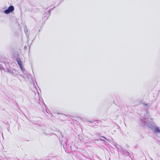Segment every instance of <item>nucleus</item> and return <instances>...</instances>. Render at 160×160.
Wrapping results in <instances>:
<instances>
[{"mask_svg":"<svg viewBox=\"0 0 160 160\" xmlns=\"http://www.w3.org/2000/svg\"><path fill=\"white\" fill-rule=\"evenodd\" d=\"M123 153L126 155L129 156H130V153L127 150H123Z\"/></svg>","mask_w":160,"mask_h":160,"instance_id":"nucleus-8","label":"nucleus"},{"mask_svg":"<svg viewBox=\"0 0 160 160\" xmlns=\"http://www.w3.org/2000/svg\"><path fill=\"white\" fill-rule=\"evenodd\" d=\"M147 120L146 121L145 120V121H142V123L143 125H146L151 128L155 134H160V128L156 126L151 118L149 119L148 118Z\"/></svg>","mask_w":160,"mask_h":160,"instance_id":"nucleus-1","label":"nucleus"},{"mask_svg":"<svg viewBox=\"0 0 160 160\" xmlns=\"http://www.w3.org/2000/svg\"><path fill=\"white\" fill-rule=\"evenodd\" d=\"M46 112L47 113H48V112H47V110H46Z\"/></svg>","mask_w":160,"mask_h":160,"instance_id":"nucleus-18","label":"nucleus"},{"mask_svg":"<svg viewBox=\"0 0 160 160\" xmlns=\"http://www.w3.org/2000/svg\"><path fill=\"white\" fill-rule=\"evenodd\" d=\"M95 135L97 136H100L101 134L99 133H96L95 134Z\"/></svg>","mask_w":160,"mask_h":160,"instance_id":"nucleus-13","label":"nucleus"},{"mask_svg":"<svg viewBox=\"0 0 160 160\" xmlns=\"http://www.w3.org/2000/svg\"><path fill=\"white\" fill-rule=\"evenodd\" d=\"M8 8L11 12H12L14 9V6L12 5L9 6Z\"/></svg>","mask_w":160,"mask_h":160,"instance_id":"nucleus-7","label":"nucleus"},{"mask_svg":"<svg viewBox=\"0 0 160 160\" xmlns=\"http://www.w3.org/2000/svg\"><path fill=\"white\" fill-rule=\"evenodd\" d=\"M6 70V72H9L12 74L13 76H15L14 73L16 71L15 69H10L7 68Z\"/></svg>","mask_w":160,"mask_h":160,"instance_id":"nucleus-5","label":"nucleus"},{"mask_svg":"<svg viewBox=\"0 0 160 160\" xmlns=\"http://www.w3.org/2000/svg\"><path fill=\"white\" fill-rule=\"evenodd\" d=\"M24 31L25 34L26 35V36L28 38L29 36V33L28 32V30L27 28L26 27H25L24 28Z\"/></svg>","mask_w":160,"mask_h":160,"instance_id":"nucleus-6","label":"nucleus"},{"mask_svg":"<svg viewBox=\"0 0 160 160\" xmlns=\"http://www.w3.org/2000/svg\"><path fill=\"white\" fill-rule=\"evenodd\" d=\"M100 140L101 141H105L104 140H103V139H100Z\"/></svg>","mask_w":160,"mask_h":160,"instance_id":"nucleus-15","label":"nucleus"},{"mask_svg":"<svg viewBox=\"0 0 160 160\" xmlns=\"http://www.w3.org/2000/svg\"><path fill=\"white\" fill-rule=\"evenodd\" d=\"M62 144H63V142H61V145H62Z\"/></svg>","mask_w":160,"mask_h":160,"instance_id":"nucleus-16","label":"nucleus"},{"mask_svg":"<svg viewBox=\"0 0 160 160\" xmlns=\"http://www.w3.org/2000/svg\"><path fill=\"white\" fill-rule=\"evenodd\" d=\"M37 92H38V94H39V92H38V91H37Z\"/></svg>","mask_w":160,"mask_h":160,"instance_id":"nucleus-19","label":"nucleus"},{"mask_svg":"<svg viewBox=\"0 0 160 160\" xmlns=\"http://www.w3.org/2000/svg\"><path fill=\"white\" fill-rule=\"evenodd\" d=\"M16 60L18 64L19 65L20 69H22V67H23V64H22V62L20 59V58L19 57H17L16 58Z\"/></svg>","mask_w":160,"mask_h":160,"instance_id":"nucleus-4","label":"nucleus"},{"mask_svg":"<svg viewBox=\"0 0 160 160\" xmlns=\"http://www.w3.org/2000/svg\"><path fill=\"white\" fill-rule=\"evenodd\" d=\"M101 137L103 138H104V139H105L106 140H107V141H110L107 138L105 137L104 136H101Z\"/></svg>","mask_w":160,"mask_h":160,"instance_id":"nucleus-12","label":"nucleus"},{"mask_svg":"<svg viewBox=\"0 0 160 160\" xmlns=\"http://www.w3.org/2000/svg\"><path fill=\"white\" fill-rule=\"evenodd\" d=\"M142 138H143V137H142Z\"/></svg>","mask_w":160,"mask_h":160,"instance_id":"nucleus-21","label":"nucleus"},{"mask_svg":"<svg viewBox=\"0 0 160 160\" xmlns=\"http://www.w3.org/2000/svg\"><path fill=\"white\" fill-rule=\"evenodd\" d=\"M49 13H50V12H49ZM49 16H50V15H49V13L47 14V18L46 19H47L48 18Z\"/></svg>","mask_w":160,"mask_h":160,"instance_id":"nucleus-14","label":"nucleus"},{"mask_svg":"<svg viewBox=\"0 0 160 160\" xmlns=\"http://www.w3.org/2000/svg\"><path fill=\"white\" fill-rule=\"evenodd\" d=\"M86 122H87L88 123H90L91 124L89 126H92L93 127H94L95 126L97 125V124L98 123V121H89L87 120L86 121Z\"/></svg>","mask_w":160,"mask_h":160,"instance_id":"nucleus-3","label":"nucleus"},{"mask_svg":"<svg viewBox=\"0 0 160 160\" xmlns=\"http://www.w3.org/2000/svg\"><path fill=\"white\" fill-rule=\"evenodd\" d=\"M4 12L6 14H8L11 12L8 8L7 9L5 10Z\"/></svg>","mask_w":160,"mask_h":160,"instance_id":"nucleus-9","label":"nucleus"},{"mask_svg":"<svg viewBox=\"0 0 160 160\" xmlns=\"http://www.w3.org/2000/svg\"><path fill=\"white\" fill-rule=\"evenodd\" d=\"M27 75L28 76V73H27Z\"/></svg>","mask_w":160,"mask_h":160,"instance_id":"nucleus-20","label":"nucleus"},{"mask_svg":"<svg viewBox=\"0 0 160 160\" xmlns=\"http://www.w3.org/2000/svg\"><path fill=\"white\" fill-rule=\"evenodd\" d=\"M21 70L24 74H26V72L25 70V69L23 67H22V69H21Z\"/></svg>","mask_w":160,"mask_h":160,"instance_id":"nucleus-10","label":"nucleus"},{"mask_svg":"<svg viewBox=\"0 0 160 160\" xmlns=\"http://www.w3.org/2000/svg\"><path fill=\"white\" fill-rule=\"evenodd\" d=\"M4 68V67L2 66V65L1 64H0V69L3 70Z\"/></svg>","mask_w":160,"mask_h":160,"instance_id":"nucleus-11","label":"nucleus"},{"mask_svg":"<svg viewBox=\"0 0 160 160\" xmlns=\"http://www.w3.org/2000/svg\"><path fill=\"white\" fill-rule=\"evenodd\" d=\"M137 146H138V145H135V147L136 148Z\"/></svg>","mask_w":160,"mask_h":160,"instance_id":"nucleus-17","label":"nucleus"},{"mask_svg":"<svg viewBox=\"0 0 160 160\" xmlns=\"http://www.w3.org/2000/svg\"><path fill=\"white\" fill-rule=\"evenodd\" d=\"M144 106V110H143L142 113H141V121L142 122L143 121H145V120H147L148 118L149 119L150 118H149V113L148 112V108L150 107V106L149 104H148L144 102L142 103Z\"/></svg>","mask_w":160,"mask_h":160,"instance_id":"nucleus-2","label":"nucleus"}]
</instances>
